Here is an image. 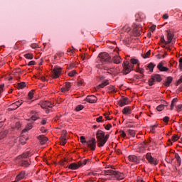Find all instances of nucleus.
<instances>
[{
  "mask_svg": "<svg viewBox=\"0 0 182 182\" xmlns=\"http://www.w3.org/2000/svg\"><path fill=\"white\" fill-rule=\"evenodd\" d=\"M29 154H31V152L30 151H27V152L23 154L22 155L18 156V159H21V158L27 159L28 157H29Z\"/></svg>",
  "mask_w": 182,
  "mask_h": 182,
  "instance_id": "7c9ffc66",
  "label": "nucleus"
},
{
  "mask_svg": "<svg viewBox=\"0 0 182 182\" xmlns=\"http://www.w3.org/2000/svg\"><path fill=\"white\" fill-rule=\"evenodd\" d=\"M103 70H106V71H107V73H110V74H112V69H109V68H107V67H104V68H103Z\"/></svg>",
  "mask_w": 182,
  "mask_h": 182,
  "instance_id": "8fccbe9b",
  "label": "nucleus"
},
{
  "mask_svg": "<svg viewBox=\"0 0 182 182\" xmlns=\"http://www.w3.org/2000/svg\"><path fill=\"white\" fill-rule=\"evenodd\" d=\"M16 129H19V127H21V123L16 122Z\"/></svg>",
  "mask_w": 182,
  "mask_h": 182,
  "instance_id": "0e129e2a",
  "label": "nucleus"
},
{
  "mask_svg": "<svg viewBox=\"0 0 182 182\" xmlns=\"http://www.w3.org/2000/svg\"><path fill=\"white\" fill-rule=\"evenodd\" d=\"M4 84L0 85V97L1 96H2V95L1 93H2V92H4Z\"/></svg>",
  "mask_w": 182,
  "mask_h": 182,
  "instance_id": "603ef678",
  "label": "nucleus"
},
{
  "mask_svg": "<svg viewBox=\"0 0 182 182\" xmlns=\"http://www.w3.org/2000/svg\"><path fill=\"white\" fill-rule=\"evenodd\" d=\"M180 83H182V76L180 77V79L178 80L177 85H180Z\"/></svg>",
  "mask_w": 182,
  "mask_h": 182,
  "instance_id": "774afa93",
  "label": "nucleus"
},
{
  "mask_svg": "<svg viewBox=\"0 0 182 182\" xmlns=\"http://www.w3.org/2000/svg\"><path fill=\"white\" fill-rule=\"evenodd\" d=\"M141 29H143V28L141 27V25H136L134 28V35H135V36H140Z\"/></svg>",
  "mask_w": 182,
  "mask_h": 182,
  "instance_id": "ddd939ff",
  "label": "nucleus"
},
{
  "mask_svg": "<svg viewBox=\"0 0 182 182\" xmlns=\"http://www.w3.org/2000/svg\"><path fill=\"white\" fill-rule=\"evenodd\" d=\"M175 159L178 164V166H181V158L180 157V155L178 154H175Z\"/></svg>",
  "mask_w": 182,
  "mask_h": 182,
  "instance_id": "c756f323",
  "label": "nucleus"
},
{
  "mask_svg": "<svg viewBox=\"0 0 182 182\" xmlns=\"http://www.w3.org/2000/svg\"><path fill=\"white\" fill-rule=\"evenodd\" d=\"M24 58H26V59H33V54L27 53L24 55Z\"/></svg>",
  "mask_w": 182,
  "mask_h": 182,
  "instance_id": "4c0bfd02",
  "label": "nucleus"
},
{
  "mask_svg": "<svg viewBox=\"0 0 182 182\" xmlns=\"http://www.w3.org/2000/svg\"><path fill=\"white\" fill-rule=\"evenodd\" d=\"M96 136L98 147H103V146L106 144L109 137H110L109 134L105 135V132L102 130H98L96 133Z\"/></svg>",
  "mask_w": 182,
  "mask_h": 182,
  "instance_id": "f257e3e1",
  "label": "nucleus"
},
{
  "mask_svg": "<svg viewBox=\"0 0 182 182\" xmlns=\"http://www.w3.org/2000/svg\"><path fill=\"white\" fill-rule=\"evenodd\" d=\"M31 48L32 49H36V48H38V44L36 43L31 44Z\"/></svg>",
  "mask_w": 182,
  "mask_h": 182,
  "instance_id": "bf43d9fd",
  "label": "nucleus"
},
{
  "mask_svg": "<svg viewBox=\"0 0 182 182\" xmlns=\"http://www.w3.org/2000/svg\"><path fill=\"white\" fill-rule=\"evenodd\" d=\"M35 92V90H33L28 92V97L29 100H32V99L33 98V92Z\"/></svg>",
  "mask_w": 182,
  "mask_h": 182,
  "instance_id": "72a5a7b5",
  "label": "nucleus"
},
{
  "mask_svg": "<svg viewBox=\"0 0 182 182\" xmlns=\"http://www.w3.org/2000/svg\"><path fill=\"white\" fill-rule=\"evenodd\" d=\"M26 86V84L24 82H21L18 84V89H23Z\"/></svg>",
  "mask_w": 182,
  "mask_h": 182,
  "instance_id": "e433bc0d",
  "label": "nucleus"
},
{
  "mask_svg": "<svg viewBox=\"0 0 182 182\" xmlns=\"http://www.w3.org/2000/svg\"><path fill=\"white\" fill-rule=\"evenodd\" d=\"M105 174L106 176H114L116 171H114V168L111 166L109 169L105 171Z\"/></svg>",
  "mask_w": 182,
  "mask_h": 182,
  "instance_id": "f3484780",
  "label": "nucleus"
},
{
  "mask_svg": "<svg viewBox=\"0 0 182 182\" xmlns=\"http://www.w3.org/2000/svg\"><path fill=\"white\" fill-rule=\"evenodd\" d=\"M168 120H170V117H165L163 118V122H164V123H168Z\"/></svg>",
  "mask_w": 182,
  "mask_h": 182,
  "instance_id": "3c124183",
  "label": "nucleus"
},
{
  "mask_svg": "<svg viewBox=\"0 0 182 182\" xmlns=\"http://www.w3.org/2000/svg\"><path fill=\"white\" fill-rule=\"evenodd\" d=\"M105 129L106 130H110V129H112V125H111L110 124H107L105 126Z\"/></svg>",
  "mask_w": 182,
  "mask_h": 182,
  "instance_id": "5fc2aeb1",
  "label": "nucleus"
},
{
  "mask_svg": "<svg viewBox=\"0 0 182 182\" xmlns=\"http://www.w3.org/2000/svg\"><path fill=\"white\" fill-rule=\"evenodd\" d=\"M87 161H88V159H85V160H81L78 162L81 164V167H83V166H86V164H87Z\"/></svg>",
  "mask_w": 182,
  "mask_h": 182,
  "instance_id": "58836bf2",
  "label": "nucleus"
},
{
  "mask_svg": "<svg viewBox=\"0 0 182 182\" xmlns=\"http://www.w3.org/2000/svg\"><path fill=\"white\" fill-rule=\"evenodd\" d=\"M39 105L41 107H42V109H52V107H53L52 102L49 101L41 102Z\"/></svg>",
  "mask_w": 182,
  "mask_h": 182,
  "instance_id": "6e6552de",
  "label": "nucleus"
},
{
  "mask_svg": "<svg viewBox=\"0 0 182 182\" xmlns=\"http://www.w3.org/2000/svg\"><path fill=\"white\" fill-rule=\"evenodd\" d=\"M176 108V110H177L178 112H181L182 105L180 104V105H177Z\"/></svg>",
  "mask_w": 182,
  "mask_h": 182,
  "instance_id": "09e8293b",
  "label": "nucleus"
},
{
  "mask_svg": "<svg viewBox=\"0 0 182 182\" xmlns=\"http://www.w3.org/2000/svg\"><path fill=\"white\" fill-rule=\"evenodd\" d=\"M77 83L78 86H82L83 85V80H80Z\"/></svg>",
  "mask_w": 182,
  "mask_h": 182,
  "instance_id": "680f3d73",
  "label": "nucleus"
},
{
  "mask_svg": "<svg viewBox=\"0 0 182 182\" xmlns=\"http://www.w3.org/2000/svg\"><path fill=\"white\" fill-rule=\"evenodd\" d=\"M34 65H35V61H34V60L30 61V62L28 63V66H33Z\"/></svg>",
  "mask_w": 182,
  "mask_h": 182,
  "instance_id": "13d9d810",
  "label": "nucleus"
},
{
  "mask_svg": "<svg viewBox=\"0 0 182 182\" xmlns=\"http://www.w3.org/2000/svg\"><path fill=\"white\" fill-rule=\"evenodd\" d=\"M63 136L60 138V144H62V146H65L68 141V139H66V136H68V132L63 131Z\"/></svg>",
  "mask_w": 182,
  "mask_h": 182,
  "instance_id": "4468645a",
  "label": "nucleus"
},
{
  "mask_svg": "<svg viewBox=\"0 0 182 182\" xmlns=\"http://www.w3.org/2000/svg\"><path fill=\"white\" fill-rule=\"evenodd\" d=\"M172 140L173 141H177V140H178V136L177 135H173L172 136Z\"/></svg>",
  "mask_w": 182,
  "mask_h": 182,
  "instance_id": "864d4df0",
  "label": "nucleus"
},
{
  "mask_svg": "<svg viewBox=\"0 0 182 182\" xmlns=\"http://www.w3.org/2000/svg\"><path fill=\"white\" fill-rule=\"evenodd\" d=\"M150 56V50H149L147 53H146L144 55L143 58L144 59H147Z\"/></svg>",
  "mask_w": 182,
  "mask_h": 182,
  "instance_id": "49530a36",
  "label": "nucleus"
},
{
  "mask_svg": "<svg viewBox=\"0 0 182 182\" xmlns=\"http://www.w3.org/2000/svg\"><path fill=\"white\" fill-rule=\"evenodd\" d=\"M80 140L82 144H85V143L86 144L87 142V141H86V138L84 136H81L80 137Z\"/></svg>",
  "mask_w": 182,
  "mask_h": 182,
  "instance_id": "ea45409f",
  "label": "nucleus"
},
{
  "mask_svg": "<svg viewBox=\"0 0 182 182\" xmlns=\"http://www.w3.org/2000/svg\"><path fill=\"white\" fill-rule=\"evenodd\" d=\"M85 101L88 103H96L97 102V97L95 95H88L85 99Z\"/></svg>",
  "mask_w": 182,
  "mask_h": 182,
  "instance_id": "9d476101",
  "label": "nucleus"
},
{
  "mask_svg": "<svg viewBox=\"0 0 182 182\" xmlns=\"http://www.w3.org/2000/svg\"><path fill=\"white\" fill-rule=\"evenodd\" d=\"M154 68H156V64H154V63H150L146 66V70L149 69V72H153V69H154Z\"/></svg>",
  "mask_w": 182,
  "mask_h": 182,
  "instance_id": "bb28decb",
  "label": "nucleus"
},
{
  "mask_svg": "<svg viewBox=\"0 0 182 182\" xmlns=\"http://www.w3.org/2000/svg\"><path fill=\"white\" fill-rule=\"evenodd\" d=\"M137 72H139V73H141V75H143V73H144V69L143 68H139Z\"/></svg>",
  "mask_w": 182,
  "mask_h": 182,
  "instance_id": "4d7b16f0",
  "label": "nucleus"
},
{
  "mask_svg": "<svg viewBox=\"0 0 182 182\" xmlns=\"http://www.w3.org/2000/svg\"><path fill=\"white\" fill-rule=\"evenodd\" d=\"M118 105L120 107H123L126 106V105H129V98L122 97L121 100L118 101Z\"/></svg>",
  "mask_w": 182,
  "mask_h": 182,
  "instance_id": "9b49d317",
  "label": "nucleus"
},
{
  "mask_svg": "<svg viewBox=\"0 0 182 182\" xmlns=\"http://www.w3.org/2000/svg\"><path fill=\"white\" fill-rule=\"evenodd\" d=\"M18 160H20L19 164L22 167H29L31 166V161L28 160V159L21 158Z\"/></svg>",
  "mask_w": 182,
  "mask_h": 182,
  "instance_id": "0eeeda50",
  "label": "nucleus"
},
{
  "mask_svg": "<svg viewBox=\"0 0 182 182\" xmlns=\"http://www.w3.org/2000/svg\"><path fill=\"white\" fill-rule=\"evenodd\" d=\"M46 119H43L42 121H41V124H43V125H45V124H46Z\"/></svg>",
  "mask_w": 182,
  "mask_h": 182,
  "instance_id": "e2e57ef3",
  "label": "nucleus"
},
{
  "mask_svg": "<svg viewBox=\"0 0 182 182\" xmlns=\"http://www.w3.org/2000/svg\"><path fill=\"white\" fill-rule=\"evenodd\" d=\"M16 109H18V107H16V105L14 102L9 106V110H16Z\"/></svg>",
  "mask_w": 182,
  "mask_h": 182,
  "instance_id": "f704fd0d",
  "label": "nucleus"
},
{
  "mask_svg": "<svg viewBox=\"0 0 182 182\" xmlns=\"http://www.w3.org/2000/svg\"><path fill=\"white\" fill-rule=\"evenodd\" d=\"M173 82V77H166V81L164 83V86H166V87H168L170 86V84Z\"/></svg>",
  "mask_w": 182,
  "mask_h": 182,
  "instance_id": "393cba45",
  "label": "nucleus"
},
{
  "mask_svg": "<svg viewBox=\"0 0 182 182\" xmlns=\"http://www.w3.org/2000/svg\"><path fill=\"white\" fill-rule=\"evenodd\" d=\"M109 85V80H106L104 82L100 84L98 86L95 87L97 90H99V89H103L105 86H107Z\"/></svg>",
  "mask_w": 182,
  "mask_h": 182,
  "instance_id": "b1692460",
  "label": "nucleus"
},
{
  "mask_svg": "<svg viewBox=\"0 0 182 182\" xmlns=\"http://www.w3.org/2000/svg\"><path fill=\"white\" fill-rule=\"evenodd\" d=\"M6 134H8V132L6 131L0 132V140H2Z\"/></svg>",
  "mask_w": 182,
  "mask_h": 182,
  "instance_id": "473e14b6",
  "label": "nucleus"
},
{
  "mask_svg": "<svg viewBox=\"0 0 182 182\" xmlns=\"http://www.w3.org/2000/svg\"><path fill=\"white\" fill-rule=\"evenodd\" d=\"M32 127H33L32 124L31 123L28 124L26 128L23 130V132L26 133V132H28V130H31Z\"/></svg>",
  "mask_w": 182,
  "mask_h": 182,
  "instance_id": "2f4dec72",
  "label": "nucleus"
},
{
  "mask_svg": "<svg viewBox=\"0 0 182 182\" xmlns=\"http://www.w3.org/2000/svg\"><path fill=\"white\" fill-rule=\"evenodd\" d=\"M96 122H97V123L103 122V117H100L97 118Z\"/></svg>",
  "mask_w": 182,
  "mask_h": 182,
  "instance_id": "de8ad7c7",
  "label": "nucleus"
},
{
  "mask_svg": "<svg viewBox=\"0 0 182 182\" xmlns=\"http://www.w3.org/2000/svg\"><path fill=\"white\" fill-rule=\"evenodd\" d=\"M28 176V173L25 171H21L16 176V181H21V180H23V178H26Z\"/></svg>",
  "mask_w": 182,
  "mask_h": 182,
  "instance_id": "1a4fd4ad",
  "label": "nucleus"
},
{
  "mask_svg": "<svg viewBox=\"0 0 182 182\" xmlns=\"http://www.w3.org/2000/svg\"><path fill=\"white\" fill-rule=\"evenodd\" d=\"M112 60L113 62L116 64V65H119V63H122V58H120V56L119 55H115L112 58Z\"/></svg>",
  "mask_w": 182,
  "mask_h": 182,
  "instance_id": "4be33fe9",
  "label": "nucleus"
},
{
  "mask_svg": "<svg viewBox=\"0 0 182 182\" xmlns=\"http://www.w3.org/2000/svg\"><path fill=\"white\" fill-rule=\"evenodd\" d=\"M157 68L160 72H168V68L164 67V63L163 62L159 63Z\"/></svg>",
  "mask_w": 182,
  "mask_h": 182,
  "instance_id": "2eb2a0df",
  "label": "nucleus"
},
{
  "mask_svg": "<svg viewBox=\"0 0 182 182\" xmlns=\"http://www.w3.org/2000/svg\"><path fill=\"white\" fill-rule=\"evenodd\" d=\"M111 57L107 53H100L97 58V62L100 65H105V63H109L110 62Z\"/></svg>",
  "mask_w": 182,
  "mask_h": 182,
  "instance_id": "7ed1b4c3",
  "label": "nucleus"
},
{
  "mask_svg": "<svg viewBox=\"0 0 182 182\" xmlns=\"http://www.w3.org/2000/svg\"><path fill=\"white\" fill-rule=\"evenodd\" d=\"M151 80H153V82H160L163 80V78L160 74H153L151 76Z\"/></svg>",
  "mask_w": 182,
  "mask_h": 182,
  "instance_id": "f8f14e48",
  "label": "nucleus"
},
{
  "mask_svg": "<svg viewBox=\"0 0 182 182\" xmlns=\"http://www.w3.org/2000/svg\"><path fill=\"white\" fill-rule=\"evenodd\" d=\"M177 102H178V100L177 98H173L171 101V110H173V109H174V107L176 106V104L177 103Z\"/></svg>",
  "mask_w": 182,
  "mask_h": 182,
  "instance_id": "cd10ccee",
  "label": "nucleus"
},
{
  "mask_svg": "<svg viewBox=\"0 0 182 182\" xmlns=\"http://www.w3.org/2000/svg\"><path fill=\"white\" fill-rule=\"evenodd\" d=\"M60 75H62V68L55 66L54 68L53 69V75H52L53 79H58V77H59Z\"/></svg>",
  "mask_w": 182,
  "mask_h": 182,
  "instance_id": "39448f33",
  "label": "nucleus"
},
{
  "mask_svg": "<svg viewBox=\"0 0 182 182\" xmlns=\"http://www.w3.org/2000/svg\"><path fill=\"white\" fill-rule=\"evenodd\" d=\"M107 89H108L109 93H116V92H117L116 88L113 85H110V86L107 87Z\"/></svg>",
  "mask_w": 182,
  "mask_h": 182,
  "instance_id": "c85d7f7f",
  "label": "nucleus"
},
{
  "mask_svg": "<svg viewBox=\"0 0 182 182\" xmlns=\"http://www.w3.org/2000/svg\"><path fill=\"white\" fill-rule=\"evenodd\" d=\"M158 112H161V110H164V105H160L156 107Z\"/></svg>",
  "mask_w": 182,
  "mask_h": 182,
  "instance_id": "a19ab883",
  "label": "nucleus"
},
{
  "mask_svg": "<svg viewBox=\"0 0 182 182\" xmlns=\"http://www.w3.org/2000/svg\"><path fill=\"white\" fill-rule=\"evenodd\" d=\"M80 167H82V164L79 163V161L77 164H70L68 166V168H70L71 170H77V168H79Z\"/></svg>",
  "mask_w": 182,
  "mask_h": 182,
  "instance_id": "dca6fc26",
  "label": "nucleus"
},
{
  "mask_svg": "<svg viewBox=\"0 0 182 182\" xmlns=\"http://www.w3.org/2000/svg\"><path fill=\"white\" fill-rule=\"evenodd\" d=\"M31 119H32V120H38V119H39V117H38V115L37 114H35V115H33L32 117H31Z\"/></svg>",
  "mask_w": 182,
  "mask_h": 182,
  "instance_id": "6e6d98bb",
  "label": "nucleus"
},
{
  "mask_svg": "<svg viewBox=\"0 0 182 182\" xmlns=\"http://www.w3.org/2000/svg\"><path fill=\"white\" fill-rule=\"evenodd\" d=\"M145 158L146 159L148 163H149V164H152L154 166H157V164H159V161H157V159L151 156V153H147L145 155Z\"/></svg>",
  "mask_w": 182,
  "mask_h": 182,
  "instance_id": "20e7f679",
  "label": "nucleus"
},
{
  "mask_svg": "<svg viewBox=\"0 0 182 182\" xmlns=\"http://www.w3.org/2000/svg\"><path fill=\"white\" fill-rule=\"evenodd\" d=\"M114 176H115L117 180L118 181L123 180L124 178V175L117 171H115Z\"/></svg>",
  "mask_w": 182,
  "mask_h": 182,
  "instance_id": "aec40b11",
  "label": "nucleus"
},
{
  "mask_svg": "<svg viewBox=\"0 0 182 182\" xmlns=\"http://www.w3.org/2000/svg\"><path fill=\"white\" fill-rule=\"evenodd\" d=\"M41 132H43V133H46V129H45V127H41Z\"/></svg>",
  "mask_w": 182,
  "mask_h": 182,
  "instance_id": "338daca9",
  "label": "nucleus"
},
{
  "mask_svg": "<svg viewBox=\"0 0 182 182\" xmlns=\"http://www.w3.org/2000/svg\"><path fill=\"white\" fill-rule=\"evenodd\" d=\"M82 109H83V105H80L76 107L75 110L76 112H80V110H82Z\"/></svg>",
  "mask_w": 182,
  "mask_h": 182,
  "instance_id": "79ce46f5",
  "label": "nucleus"
},
{
  "mask_svg": "<svg viewBox=\"0 0 182 182\" xmlns=\"http://www.w3.org/2000/svg\"><path fill=\"white\" fill-rule=\"evenodd\" d=\"M156 127H157V124L151 125L150 127V131L152 132V133H154V130H156Z\"/></svg>",
  "mask_w": 182,
  "mask_h": 182,
  "instance_id": "c03bdc74",
  "label": "nucleus"
},
{
  "mask_svg": "<svg viewBox=\"0 0 182 182\" xmlns=\"http://www.w3.org/2000/svg\"><path fill=\"white\" fill-rule=\"evenodd\" d=\"M75 74H76V70H73L68 73V76L73 77V76H75Z\"/></svg>",
  "mask_w": 182,
  "mask_h": 182,
  "instance_id": "a18cd8bd",
  "label": "nucleus"
},
{
  "mask_svg": "<svg viewBox=\"0 0 182 182\" xmlns=\"http://www.w3.org/2000/svg\"><path fill=\"white\" fill-rule=\"evenodd\" d=\"M14 103L16 104V107H19L22 105V103H23V102H22V100H18Z\"/></svg>",
  "mask_w": 182,
  "mask_h": 182,
  "instance_id": "37998d69",
  "label": "nucleus"
},
{
  "mask_svg": "<svg viewBox=\"0 0 182 182\" xmlns=\"http://www.w3.org/2000/svg\"><path fill=\"white\" fill-rule=\"evenodd\" d=\"M131 63L129 61H126L123 63V73L124 75H129L131 70L133 69L134 65H136L139 63V60H136L134 58H132Z\"/></svg>",
  "mask_w": 182,
  "mask_h": 182,
  "instance_id": "f03ea898",
  "label": "nucleus"
},
{
  "mask_svg": "<svg viewBox=\"0 0 182 182\" xmlns=\"http://www.w3.org/2000/svg\"><path fill=\"white\" fill-rule=\"evenodd\" d=\"M70 87H71L70 82H65V85H64V87H61L60 91L63 93L69 92V90H70Z\"/></svg>",
  "mask_w": 182,
  "mask_h": 182,
  "instance_id": "a211bd4d",
  "label": "nucleus"
},
{
  "mask_svg": "<svg viewBox=\"0 0 182 182\" xmlns=\"http://www.w3.org/2000/svg\"><path fill=\"white\" fill-rule=\"evenodd\" d=\"M123 114H132V108L130 107H125L122 109Z\"/></svg>",
  "mask_w": 182,
  "mask_h": 182,
  "instance_id": "5701e85b",
  "label": "nucleus"
},
{
  "mask_svg": "<svg viewBox=\"0 0 182 182\" xmlns=\"http://www.w3.org/2000/svg\"><path fill=\"white\" fill-rule=\"evenodd\" d=\"M167 32V39L168 41H173V38H174V34L171 33L170 31H166Z\"/></svg>",
  "mask_w": 182,
  "mask_h": 182,
  "instance_id": "a878e982",
  "label": "nucleus"
},
{
  "mask_svg": "<svg viewBox=\"0 0 182 182\" xmlns=\"http://www.w3.org/2000/svg\"><path fill=\"white\" fill-rule=\"evenodd\" d=\"M154 82H155V81H153V80H149V85L150 86H153V85H154Z\"/></svg>",
  "mask_w": 182,
  "mask_h": 182,
  "instance_id": "052dcab7",
  "label": "nucleus"
},
{
  "mask_svg": "<svg viewBox=\"0 0 182 182\" xmlns=\"http://www.w3.org/2000/svg\"><path fill=\"white\" fill-rule=\"evenodd\" d=\"M37 139L39 140L41 144H46V141H48V137L43 136V135H40L37 137Z\"/></svg>",
  "mask_w": 182,
  "mask_h": 182,
  "instance_id": "6ab92c4d",
  "label": "nucleus"
},
{
  "mask_svg": "<svg viewBox=\"0 0 182 182\" xmlns=\"http://www.w3.org/2000/svg\"><path fill=\"white\" fill-rule=\"evenodd\" d=\"M128 159L129 160V161H132V163H139V158H137V156H136L135 155H129L128 156Z\"/></svg>",
  "mask_w": 182,
  "mask_h": 182,
  "instance_id": "412c9836",
  "label": "nucleus"
},
{
  "mask_svg": "<svg viewBox=\"0 0 182 182\" xmlns=\"http://www.w3.org/2000/svg\"><path fill=\"white\" fill-rule=\"evenodd\" d=\"M121 136H122V137H126V133L122 131Z\"/></svg>",
  "mask_w": 182,
  "mask_h": 182,
  "instance_id": "69168bd1",
  "label": "nucleus"
},
{
  "mask_svg": "<svg viewBox=\"0 0 182 182\" xmlns=\"http://www.w3.org/2000/svg\"><path fill=\"white\" fill-rule=\"evenodd\" d=\"M128 133L132 136V137H134V136H136V131L133 129H128Z\"/></svg>",
  "mask_w": 182,
  "mask_h": 182,
  "instance_id": "c9c22d12",
  "label": "nucleus"
},
{
  "mask_svg": "<svg viewBox=\"0 0 182 182\" xmlns=\"http://www.w3.org/2000/svg\"><path fill=\"white\" fill-rule=\"evenodd\" d=\"M87 147L90 149L92 151L96 150V138H92L91 139L87 141L86 143Z\"/></svg>",
  "mask_w": 182,
  "mask_h": 182,
  "instance_id": "423d86ee",
  "label": "nucleus"
}]
</instances>
